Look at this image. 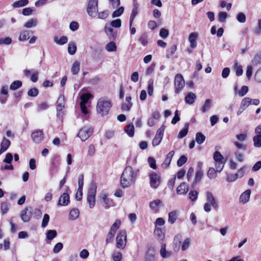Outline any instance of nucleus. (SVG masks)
I'll return each instance as SVG.
<instances>
[{
  "label": "nucleus",
  "instance_id": "obj_1",
  "mask_svg": "<svg viewBox=\"0 0 261 261\" xmlns=\"http://www.w3.org/2000/svg\"><path fill=\"white\" fill-rule=\"evenodd\" d=\"M139 169H133L132 167L127 166L123 170L120 178V184L123 188L130 187L136 181L139 172Z\"/></svg>",
  "mask_w": 261,
  "mask_h": 261
},
{
  "label": "nucleus",
  "instance_id": "obj_2",
  "mask_svg": "<svg viewBox=\"0 0 261 261\" xmlns=\"http://www.w3.org/2000/svg\"><path fill=\"white\" fill-rule=\"evenodd\" d=\"M112 107L111 101L105 97L99 98L97 101L96 110L102 116L107 115Z\"/></svg>",
  "mask_w": 261,
  "mask_h": 261
},
{
  "label": "nucleus",
  "instance_id": "obj_3",
  "mask_svg": "<svg viewBox=\"0 0 261 261\" xmlns=\"http://www.w3.org/2000/svg\"><path fill=\"white\" fill-rule=\"evenodd\" d=\"M206 194L207 202L204 204L203 208L205 212L208 213L211 211V206L214 208H217L218 207V203L211 192H207Z\"/></svg>",
  "mask_w": 261,
  "mask_h": 261
},
{
  "label": "nucleus",
  "instance_id": "obj_4",
  "mask_svg": "<svg viewBox=\"0 0 261 261\" xmlns=\"http://www.w3.org/2000/svg\"><path fill=\"white\" fill-rule=\"evenodd\" d=\"M96 188V185L95 184H92L88 190L87 200L91 208L93 207L95 204Z\"/></svg>",
  "mask_w": 261,
  "mask_h": 261
},
{
  "label": "nucleus",
  "instance_id": "obj_5",
  "mask_svg": "<svg viewBox=\"0 0 261 261\" xmlns=\"http://www.w3.org/2000/svg\"><path fill=\"white\" fill-rule=\"evenodd\" d=\"M93 133V130L92 127L89 126H84L80 129L77 136L82 141H85L92 135Z\"/></svg>",
  "mask_w": 261,
  "mask_h": 261
},
{
  "label": "nucleus",
  "instance_id": "obj_6",
  "mask_svg": "<svg viewBox=\"0 0 261 261\" xmlns=\"http://www.w3.org/2000/svg\"><path fill=\"white\" fill-rule=\"evenodd\" d=\"M116 247L123 249L126 243V232L125 230H121L118 233L116 239Z\"/></svg>",
  "mask_w": 261,
  "mask_h": 261
},
{
  "label": "nucleus",
  "instance_id": "obj_7",
  "mask_svg": "<svg viewBox=\"0 0 261 261\" xmlns=\"http://www.w3.org/2000/svg\"><path fill=\"white\" fill-rule=\"evenodd\" d=\"M87 12L90 16L95 17L98 12V0H89L87 7Z\"/></svg>",
  "mask_w": 261,
  "mask_h": 261
},
{
  "label": "nucleus",
  "instance_id": "obj_8",
  "mask_svg": "<svg viewBox=\"0 0 261 261\" xmlns=\"http://www.w3.org/2000/svg\"><path fill=\"white\" fill-rule=\"evenodd\" d=\"M185 86V81L182 75L180 74H177L175 75L174 79L175 92L178 94L183 89Z\"/></svg>",
  "mask_w": 261,
  "mask_h": 261
},
{
  "label": "nucleus",
  "instance_id": "obj_9",
  "mask_svg": "<svg viewBox=\"0 0 261 261\" xmlns=\"http://www.w3.org/2000/svg\"><path fill=\"white\" fill-rule=\"evenodd\" d=\"M64 96L60 95L56 103L57 116L60 119H62V110L64 108Z\"/></svg>",
  "mask_w": 261,
  "mask_h": 261
},
{
  "label": "nucleus",
  "instance_id": "obj_10",
  "mask_svg": "<svg viewBox=\"0 0 261 261\" xmlns=\"http://www.w3.org/2000/svg\"><path fill=\"white\" fill-rule=\"evenodd\" d=\"M150 186L153 189H156L160 182L161 177L155 172H152L149 175Z\"/></svg>",
  "mask_w": 261,
  "mask_h": 261
},
{
  "label": "nucleus",
  "instance_id": "obj_11",
  "mask_svg": "<svg viewBox=\"0 0 261 261\" xmlns=\"http://www.w3.org/2000/svg\"><path fill=\"white\" fill-rule=\"evenodd\" d=\"M104 31L110 41H114L116 39L117 32L114 30L109 23H107L104 28Z\"/></svg>",
  "mask_w": 261,
  "mask_h": 261
},
{
  "label": "nucleus",
  "instance_id": "obj_12",
  "mask_svg": "<svg viewBox=\"0 0 261 261\" xmlns=\"http://www.w3.org/2000/svg\"><path fill=\"white\" fill-rule=\"evenodd\" d=\"M31 137L35 143H39L44 138V134L42 130H37L32 133Z\"/></svg>",
  "mask_w": 261,
  "mask_h": 261
},
{
  "label": "nucleus",
  "instance_id": "obj_13",
  "mask_svg": "<svg viewBox=\"0 0 261 261\" xmlns=\"http://www.w3.org/2000/svg\"><path fill=\"white\" fill-rule=\"evenodd\" d=\"M33 211L32 209L29 210L25 208L20 213V217L24 222H28L30 220L32 215Z\"/></svg>",
  "mask_w": 261,
  "mask_h": 261
},
{
  "label": "nucleus",
  "instance_id": "obj_14",
  "mask_svg": "<svg viewBox=\"0 0 261 261\" xmlns=\"http://www.w3.org/2000/svg\"><path fill=\"white\" fill-rule=\"evenodd\" d=\"M69 195L67 193L62 194L59 199L58 204L61 206H66L70 201Z\"/></svg>",
  "mask_w": 261,
  "mask_h": 261
},
{
  "label": "nucleus",
  "instance_id": "obj_15",
  "mask_svg": "<svg viewBox=\"0 0 261 261\" xmlns=\"http://www.w3.org/2000/svg\"><path fill=\"white\" fill-rule=\"evenodd\" d=\"M251 193V191L250 189H247L240 196V202H242L243 204L247 203L250 199Z\"/></svg>",
  "mask_w": 261,
  "mask_h": 261
},
{
  "label": "nucleus",
  "instance_id": "obj_16",
  "mask_svg": "<svg viewBox=\"0 0 261 261\" xmlns=\"http://www.w3.org/2000/svg\"><path fill=\"white\" fill-rule=\"evenodd\" d=\"M198 37L197 33H191L189 36V41L190 43V46L192 48H194L197 46L196 39Z\"/></svg>",
  "mask_w": 261,
  "mask_h": 261
},
{
  "label": "nucleus",
  "instance_id": "obj_17",
  "mask_svg": "<svg viewBox=\"0 0 261 261\" xmlns=\"http://www.w3.org/2000/svg\"><path fill=\"white\" fill-rule=\"evenodd\" d=\"M10 144V141L4 137L1 144L0 155L7 150Z\"/></svg>",
  "mask_w": 261,
  "mask_h": 261
},
{
  "label": "nucleus",
  "instance_id": "obj_18",
  "mask_svg": "<svg viewBox=\"0 0 261 261\" xmlns=\"http://www.w3.org/2000/svg\"><path fill=\"white\" fill-rule=\"evenodd\" d=\"M188 191V187L186 185L185 182H182L177 188L176 192L178 194L185 195Z\"/></svg>",
  "mask_w": 261,
  "mask_h": 261
},
{
  "label": "nucleus",
  "instance_id": "obj_19",
  "mask_svg": "<svg viewBox=\"0 0 261 261\" xmlns=\"http://www.w3.org/2000/svg\"><path fill=\"white\" fill-rule=\"evenodd\" d=\"M196 98V95L193 92H190L185 96V102L189 105H192Z\"/></svg>",
  "mask_w": 261,
  "mask_h": 261
},
{
  "label": "nucleus",
  "instance_id": "obj_20",
  "mask_svg": "<svg viewBox=\"0 0 261 261\" xmlns=\"http://www.w3.org/2000/svg\"><path fill=\"white\" fill-rule=\"evenodd\" d=\"M138 13V5L137 4H135L134 5V7L132 10V12L131 13L130 16V19H129V27H132L133 21L136 16V15Z\"/></svg>",
  "mask_w": 261,
  "mask_h": 261
},
{
  "label": "nucleus",
  "instance_id": "obj_21",
  "mask_svg": "<svg viewBox=\"0 0 261 261\" xmlns=\"http://www.w3.org/2000/svg\"><path fill=\"white\" fill-rule=\"evenodd\" d=\"M155 254V251L154 249L152 247H150L148 249L146 254H145V259L147 261H151L154 258V256Z\"/></svg>",
  "mask_w": 261,
  "mask_h": 261
},
{
  "label": "nucleus",
  "instance_id": "obj_22",
  "mask_svg": "<svg viewBox=\"0 0 261 261\" xmlns=\"http://www.w3.org/2000/svg\"><path fill=\"white\" fill-rule=\"evenodd\" d=\"M177 215H178V213L175 211H172V212H170L168 214V222H169V223H170L171 224H174L177 219Z\"/></svg>",
  "mask_w": 261,
  "mask_h": 261
},
{
  "label": "nucleus",
  "instance_id": "obj_23",
  "mask_svg": "<svg viewBox=\"0 0 261 261\" xmlns=\"http://www.w3.org/2000/svg\"><path fill=\"white\" fill-rule=\"evenodd\" d=\"M92 97V95L89 93H83L81 95V101L80 104L82 105H86L88 102V101L90 98Z\"/></svg>",
  "mask_w": 261,
  "mask_h": 261
},
{
  "label": "nucleus",
  "instance_id": "obj_24",
  "mask_svg": "<svg viewBox=\"0 0 261 261\" xmlns=\"http://www.w3.org/2000/svg\"><path fill=\"white\" fill-rule=\"evenodd\" d=\"M46 242L47 243H49L47 241H51L55 238H56L57 236V232L55 230H49L47 231L46 233Z\"/></svg>",
  "mask_w": 261,
  "mask_h": 261
},
{
  "label": "nucleus",
  "instance_id": "obj_25",
  "mask_svg": "<svg viewBox=\"0 0 261 261\" xmlns=\"http://www.w3.org/2000/svg\"><path fill=\"white\" fill-rule=\"evenodd\" d=\"M80 212L77 208H73L69 213V219L72 220H76L79 216Z\"/></svg>",
  "mask_w": 261,
  "mask_h": 261
},
{
  "label": "nucleus",
  "instance_id": "obj_26",
  "mask_svg": "<svg viewBox=\"0 0 261 261\" xmlns=\"http://www.w3.org/2000/svg\"><path fill=\"white\" fill-rule=\"evenodd\" d=\"M189 123H186L185 124L184 127L183 129H182L179 133L178 135V138L179 139H182L184 137H185L188 133L189 130Z\"/></svg>",
  "mask_w": 261,
  "mask_h": 261
},
{
  "label": "nucleus",
  "instance_id": "obj_27",
  "mask_svg": "<svg viewBox=\"0 0 261 261\" xmlns=\"http://www.w3.org/2000/svg\"><path fill=\"white\" fill-rule=\"evenodd\" d=\"M28 4V0H19L14 2L12 4V6L14 8H17L27 6Z\"/></svg>",
  "mask_w": 261,
  "mask_h": 261
},
{
  "label": "nucleus",
  "instance_id": "obj_28",
  "mask_svg": "<svg viewBox=\"0 0 261 261\" xmlns=\"http://www.w3.org/2000/svg\"><path fill=\"white\" fill-rule=\"evenodd\" d=\"M125 132L127 134V135L132 137H133L134 135V125L132 124H129L128 125H127L125 127Z\"/></svg>",
  "mask_w": 261,
  "mask_h": 261
},
{
  "label": "nucleus",
  "instance_id": "obj_29",
  "mask_svg": "<svg viewBox=\"0 0 261 261\" xmlns=\"http://www.w3.org/2000/svg\"><path fill=\"white\" fill-rule=\"evenodd\" d=\"M253 145L255 147H261V135H255L253 137Z\"/></svg>",
  "mask_w": 261,
  "mask_h": 261
},
{
  "label": "nucleus",
  "instance_id": "obj_30",
  "mask_svg": "<svg viewBox=\"0 0 261 261\" xmlns=\"http://www.w3.org/2000/svg\"><path fill=\"white\" fill-rule=\"evenodd\" d=\"M106 49L108 51H115L117 49V46L114 41H111L106 46Z\"/></svg>",
  "mask_w": 261,
  "mask_h": 261
},
{
  "label": "nucleus",
  "instance_id": "obj_31",
  "mask_svg": "<svg viewBox=\"0 0 261 261\" xmlns=\"http://www.w3.org/2000/svg\"><path fill=\"white\" fill-rule=\"evenodd\" d=\"M30 33L28 31L24 30L22 31L19 37V40L20 41H24L29 39Z\"/></svg>",
  "mask_w": 261,
  "mask_h": 261
},
{
  "label": "nucleus",
  "instance_id": "obj_32",
  "mask_svg": "<svg viewBox=\"0 0 261 261\" xmlns=\"http://www.w3.org/2000/svg\"><path fill=\"white\" fill-rule=\"evenodd\" d=\"M195 140L198 144H201L204 142L205 140V137L202 133L198 132L196 134Z\"/></svg>",
  "mask_w": 261,
  "mask_h": 261
},
{
  "label": "nucleus",
  "instance_id": "obj_33",
  "mask_svg": "<svg viewBox=\"0 0 261 261\" xmlns=\"http://www.w3.org/2000/svg\"><path fill=\"white\" fill-rule=\"evenodd\" d=\"M21 81L17 80L12 83L10 86V89L12 90H16L22 86Z\"/></svg>",
  "mask_w": 261,
  "mask_h": 261
},
{
  "label": "nucleus",
  "instance_id": "obj_34",
  "mask_svg": "<svg viewBox=\"0 0 261 261\" xmlns=\"http://www.w3.org/2000/svg\"><path fill=\"white\" fill-rule=\"evenodd\" d=\"M76 46L74 43L70 42L68 45V53L69 55H73L76 51Z\"/></svg>",
  "mask_w": 261,
  "mask_h": 261
},
{
  "label": "nucleus",
  "instance_id": "obj_35",
  "mask_svg": "<svg viewBox=\"0 0 261 261\" xmlns=\"http://www.w3.org/2000/svg\"><path fill=\"white\" fill-rule=\"evenodd\" d=\"M212 105V100L210 99H207L205 101L204 104L201 108V111L203 113H205L208 110H209Z\"/></svg>",
  "mask_w": 261,
  "mask_h": 261
},
{
  "label": "nucleus",
  "instance_id": "obj_36",
  "mask_svg": "<svg viewBox=\"0 0 261 261\" xmlns=\"http://www.w3.org/2000/svg\"><path fill=\"white\" fill-rule=\"evenodd\" d=\"M80 68V64L78 61L74 62L71 67V71L73 74H76Z\"/></svg>",
  "mask_w": 261,
  "mask_h": 261
},
{
  "label": "nucleus",
  "instance_id": "obj_37",
  "mask_svg": "<svg viewBox=\"0 0 261 261\" xmlns=\"http://www.w3.org/2000/svg\"><path fill=\"white\" fill-rule=\"evenodd\" d=\"M37 23L38 21L36 19H31L24 23V27L27 28H31L36 27L37 24Z\"/></svg>",
  "mask_w": 261,
  "mask_h": 261
},
{
  "label": "nucleus",
  "instance_id": "obj_38",
  "mask_svg": "<svg viewBox=\"0 0 261 261\" xmlns=\"http://www.w3.org/2000/svg\"><path fill=\"white\" fill-rule=\"evenodd\" d=\"M213 159L215 162H219V161H225L223 156L218 151H216L214 152Z\"/></svg>",
  "mask_w": 261,
  "mask_h": 261
},
{
  "label": "nucleus",
  "instance_id": "obj_39",
  "mask_svg": "<svg viewBox=\"0 0 261 261\" xmlns=\"http://www.w3.org/2000/svg\"><path fill=\"white\" fill-rule=\"evenodd\" d=\"M217 171L214 168L211 167L209 168L207 171V176L211 179H214L217 176Z\"/></svg>",
  "mask_w": 261,
  "mask_h": 261
},
{
  "label": "nucleus",
  "instance_id": "obj_40",
  "mask_svg": "<svg viewBox=\"0 0 261 261\" xmlns=\"http://www.w3.org/2000/svg\"><path fill=\"white\" fill-rule=\"evenodd\" d=\"M176 45H173L171 47H170L167 50V57L168 58H170L175 53V51L176 50Z\"/></svg>",
  "mask_w": 261,
  "mask_h": 261
},
{
  "label": "nucleus",
  "instance_id": "obj_41",
  "mask_svg": "<svg viewBox=\"0 0 261 261\" xmlns=\"http://www.w3.org/2000/svg\"><path fill=\"white\" fill-rule=\"evenodd\" d=\"M124 10V9L123 7H119L112 13V17L113 18H115L121 16V14L123 13Z\"/></svg>",
  "mask_w": 261,
  "mask_h": 261
},
{
  "label": "nucleus",
  "instance_id": "obj_42",
  "mask_svg": "<svg viewBox=\"0 0 261 261\" xmlns=\"http://www.w3.org/2000/svg\"><path fill=\"white\" fill-rule=\"evenodd\" d=\"M252 64L253 65L261 64V53L255 55L252 60Z\"/></svg>",
  "mask_w": 261,
  "mask_h": 261
},
{
  "label": "nucleus",
  "instance_id": "obj_43",
  "mask_svg": "<svg viewBox=\"0 0 261 261\" xmlns=\"http://www.w3.org/2000/svg\"><path fill=\"white\" fill-rule=\"evenodd\" d=\"M160 254L163 258H166L170 255V253L166 250V245L165 244H163L161 245Z\"/></svg>",
  "mask_w": 261,
  "mask_h": 261
},
{
  "label": "nucleus",
  "instance_id": "obj_44",
  "mask_svg": "<svg viewBox=\"0 0 261 261\" xmlns=\"http://www.w3.org/2000/svg\"><path fill=\"white\" fill-rule=\"evenodd\" d=\"M120 224V221L119 220H116L111 227L110 231L112 232H114V233H115L116 230L119 228Z\"/></svg>",
  "mask_w": 261,
  "mask_h": 261
},
{
  "label": "nucleus",
  "instance_id": "obj_45",
  "mask_svg": "<svg viewBox=\"0 0 261 261\" xmlns=\"http://www.w3.org/2000/svg\"><path fill=\"white\" fill-rule=\"evenodd\" d=\"M147 161L150 168L153 169H156L157 166L156 164V161L154 158L150 156L148 158Z\"/></svg>",
  "mask_w": 261,
  "mask_h": 261
},
{
  "label": "nucleus",
  "instance_id": "obj_46",
  "mask_svg": "<svg viewBox=\"0 0 261 261\" xmlns=\"http://www.w3.org/2000/svg\"><path fill=\"white\" fill-rule=\"evenodd\" d=\"M109 24L110 25L112 28L114 27L116 28H119L121 26V20L120 19H117L112 20Z\"/></svg>",
  "mask_w": 261,
  "mask_h": 261
},
{
  "label": "nucleus",
  "instance_id": "obj_47",
  "mask_svg": "<svg viewBox=\"0 0 261 261\" xmlns=\"http://www.w3.org/2000/svg\"><path fill=\"white\" fill-rule=\"evenodd\" d=\"M165 128V126L164 125H162L157 130L155 137L158 138L159 137V138L162 140Z\"/></svg>",
  "mask_w": 261,
  "mask_h": 261
},
{
  "label": "nucleus",
  "instance_id": "obj_48",
  "mask_svg": "<svg viewBox=\"0 0 261 261\" xmlns=\"http://www.w3.org/2000/svg\"><path fill=\"white\" fill-rule=\"evenodd\" d=\"M225 161H219V162H215L216 170L217 172H221L224 168Z\"/></svg>",
  "mask_w": 261,
  "mask_h": 261
},
{
  "label": "nucleus",
  "instance_id": "obj_49",
  "mask_svg": "<svg viewBox=\"0 0 261 261\" xmlns=\"http://www.w3.org/2000/svg\"><path fill=\"white\" fill-rule=\"evenodd\" d=\"M251 98L245 97L243 98L241 101V106L246 109L250 105Z\"/></svg>",
  "mask_w": 261,
  "mask_h": 261
},
{
  "label": "nucleus",
  "instance_id": "obj_50",
  "mask_svg": "<svg viewBox=\"0 0 261 261\" xmlns=\"http://www.w3.org/2000/svg\"><path fill=\"white\" fill-rule=\"evenodd\" d=\"M147 39V35L146 33H143L140 36L139 41L143 46H145L148 43Z\"/></svg>",
  "mask_w": 261,
  "mask_h": 261
},
{
  "label": "nucleus",
  "instance_id": "obj_51",
  "mask_svg": "<svg viewBox=\"0 0 261 261\" xmlns=\"http://www.w3.org/2000/svg\"><path fill=\"white\" fill-rule=\"evenodd\" d=\"M203 174V172L201 170L196 171L194 184H197L201 180Z\"/></svg>",
  "mask_w": 261,
  "mask_h": 261
},
{
  "label": "nucleus",
  "instance_id": "obj_52",
  "mask_svg": "<svg viewBox=\"0 0 261 261\" xmlns=\"http://www.w3.org/2000/svg\"><path fill=\"white\" fill-rule=\"evenodd\" d=\"M237 19L240 23H244L246 20V15L243 13L240 12L237 15Z\"/></svg>",
  "mask_w": 261,
  "mask_h": 261
},
{
  "label": "nucleus",
  "instance_id": "obj_53",
  "mask_svg": "<svg viewBox=\"0 0 261 261\" xmlns=\"http://www.w3.org/2000/svg\"><path fill=\"white\" fill-rule=\"evenodd\" d=\"M115 234L114 232L109 231L106 240L107 244L111 243L113 242Z\"/></svg>",
  "mask_w": 261,
  "mask_h": 261
},
{
  "label": "nucleus",
  "instance_id": "obj_54",
  "mask_svg": "<svg viewBox=\"0 0 261 261\" xmlns=\"http://www.w3.org/2000/svg\"><path fill=\"white\" fill-rule=\"evenodd\" d=\"M198 195V193L196 191H191L189 194V197L192 201H194L197 199Z\"/></svg>",
  "mask_w": 261,
  "mask_h": 261
},
{
  "label": "nucleus",
  "instance_id": "obj_55",
  "mask_svg": "<svg viewBox=\"0 0 261 261\" xmlns=\"http://www.w3.org/2000/svg\"><path fill=\"white\" fill-rule=\"evenodd\" d=\"M12 43V39L7 37L4 38H0V45H9Z\"/></svg>",
  "mask_w": 261,
  "mask_h": 261
},
{
  "label": "nucleus",
  "instance_id": "obj_56",
  "mask_svg": "<svg viewBox=\"0 0 261 261\" xmlns=\"http://www.w3.org/2000/svg\"><path fill=\"white\" fill-rule=\"evenodd\" d=\"M187 161V158L185 155H181L177 160V165L178 167L184 165Z\"/></svg>",
  "mask_w": 261,
  "mask_h": 261
},
{
  "label": "nucleus",
  "instance_id": "obj_57",
  "mask_svg": "<svg viewBox=\"0 0 261 261\" xmlns=\"http://www.w3.org/2000/svg\"><path fill=\"white\" fill-rule=\"evenodd\" d=\"M234 155L236 159L240 162H242L244 161L245 156L244 155L239 151H237L234 152Z\"/></svg>",
  "mask_w": 261,
  "mask_h": 261
},
{
  "label": "nucleus",
  "instance_id": "obj_58",
  "mask_svg": "<svg viewBox=\"0 0 261 261\" xmlns=\"http://www.w3.org/2000/svg\"><path fill=\"white\" fill-rule=\"evenodd\" d=\"M159 35L161 38L165 39L169 36V31L165 28H162L160 31Z\"/></svg>",
  "mask_w": 261,
  "mask_h": 261
},
{
  "label": "nucleus",
  "instance_id": "obj_59",
  "mask_svg": "<svg viewBox=\"0 0 261 261\" xmlns=\"http://www.w3.org/2000/svg\"><path fill=\"white\" fill-rule=\"evenodd\" d=\"M161 201L159 199H156L150 202V207L153 210H156L158 206L160 204Z\"/></svg>",
  "mask_w": 261,
  "mask_h": 261
},
{
  "label": "nucleus",
  "instance_id": "obj_60",
  "mask_svg": "<svg viewBox=\"0 0 261 261\" xmlns=\"http://www.w3.org/2000/svg\"><path fill=\"white\" fill-rule=\"evenodd\" d=\"M154 232L155 235H156L159 239H162L164 237L162 229L160 227H155Z\"/></svg>",
  "mask_w": 261,
  "mask_h": 261
},
{
  "label": "nucleus",
  "instance_id": "obj_61",
  "mask_svg": "<svg viewBox=\"0 0 261 261\" xmlns=\"http://www.w3.org/2000/svg\"><path fill=\"white\" fill-rule=\"evenodd\" d=\"M49 221V216L48 214H45L44 215L43 218L42 224H41L42 227L43 228L46 227Z\"/></svg>",
  "mask_w": 261,
  "mask_h": 261
},
{
  "label": "nucleus",
  "instance_id": "obj_62",
  "mask_svg": "<svg viewBox=\"0 0 261 261\" xmlns=\"http://www.w3.org/2000/svg\"><path fill=\"white\" fill-rule=\"evenodd\" d=\"M102 198L103 199V202L106 204L107 207H109L110 206L112 205V200L110 198H108L106 194L102 196Z\"/></svg>",
  "mask_w": 261,
  "mask_h": 261
},
{
  "label": "nucleus",
  "instance_id": "obj_63",
  "mask_svg": "<svg viewBox=\"0 0 261 261\" xmlns=\"http://www.w3.org/2000/svg\"><path fill=\"white\" fill-rule=\"evenodd\" d=\"M63 247V245L62 243L59 242L55 245L53 249V252L55 253H57L60 251Z\"/></svg>",
  "mask_w": 261,
  "mask_h": 261
},
{
  "label": "nucleus",
  "instance_id": "obj_64",
  "mask_svg": "<svg viewBox=\"0 0 261 261\" xmlns=\"http://www.w3.org/2000/svg\"><path fill=\"white\" fill-rule=\"evenodd\" d=\"M227 17V13L225 12H221L218 14V20L220 22H224Z\"/></svg>",
  "mask_w": 261,
  "mask_h": 261
}]
</instances>
